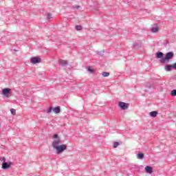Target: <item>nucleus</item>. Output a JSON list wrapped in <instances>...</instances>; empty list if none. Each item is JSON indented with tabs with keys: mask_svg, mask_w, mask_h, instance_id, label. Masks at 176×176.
Instances as JSON below:
<instances>
[{
	"mask_svg": "<svg viewBox=\"0 0 176 176\" xmlns=\"http://www.w3.org/2000/svg\"><path fill=\"white\" fill-rule=\"evenodd\" d=\"M53 138H54V140L52 142V148L55 149V148H57V146H59L60 144H62V142L61 138L58 136V134L54 135Z\"/></svg>",
	"mask_w": 176,
	"mask_h": 176,
	"instance_id": "nucleus-1",
	"label": "nucleus"
},
{
	"mask_svg": "<svg viewBox=\"0 0 176 176\" xmlns=\"http://www.w3.org/2000/svg\"><path fill=\"white\" fill-rule=\"evenodd\" d=\"M174 58V53L173 52H169L166 54L165 57L161 59V63H168L170 60Z\"/></svg>",
	"mask_w": 176,
	"mask_h": 176,
	"instance_id": "nucleus-2",
	"label": "nucleus"
},
{
	"mask_svg": "<svg viewBox=\"0 0 176 176\" xmlns=\"http://www.w3.org/2000/svg\"><path fill=\"white\" fill-rule=\"evenodd\" d=\"M55 149L57 155H60V153H63L67 149V146L65 144H60L55 148Z\"/></svg>",
	"mask_w": 176,
	"mask_h": 176,
	"instance_id": "nucleus-3",
	"label": "nucleus"
},
{
	"mask_svg": "<svg viewBox=\"0 0 176 176\" xmlns=\"http://www.w3.org/2000/svg\"><path fill=\"white\" fill-rule=\"evenodd\" d=\"M118 107L122 111H126V109H129V104H127L124 102H120L119 104H118Z\"/></svg>",
	"mask_w": 176,
	"mask_h": 176,
	"instance_id": "nucleus-4",
	"label": "nucleus"
},
{
	"mask_svg": "<svg viewBox=\"0 0 176 176\" xmlns=\"http://www.w3.org/2000/svg\"><path fill=\"white\" fill-rule=\"evenodd\" d=\"M42 61V59L41 58H36V57H33L30 59V62L32 64H39Z\"/></svg>",
	"mask_w": 176,
	"mask_h": 176,
	"instance_id": "nucleus-5",
	"label": "nucleus"
},
{
	"mask_svg": "<svg viewBox=\"0 0 176 176\" xmlns=\"http://www.w3.org/2000/svg\"><path fill=\"white\" fill-rule=\"evenodd\" d=\"M3 94L5 96V97H9V94L10 93V89L9 88H5L2 90Z\"/></svg>",
	"mask_w": 176,
	"mask_h": 176,
	"instance_id": "nucleus-6",
	"label": "nucleus"
},
{
	"mask_svg": "<svg viewBox=\"0 0 176 176\" xmlns=\"http://www.w3.org/2000/svg\"><path fill=\"white\" fill-rule=\"evenodd\" d=\"M173 69H174L173 65H166L165 66V71H166V72H170V71Z\"/></svg>",
	"mask_w": 176,
	"mask_h": 176,
	"instance_id": "nucleus-7",
	"label": "nucleus"
},
{
	"mask_svg": "<svg viewBox=\"0 0 176 176\" xmlns=\"http://www.w3.org/2000/svg\"><path fill=\"white\" fill-rule=\"evenodd\" d=\"M145 170L149 174H152L153 173V168L151 166H147L145 167Z\"/></svg>",
	"mask_w": 176,
	"mask_h": 176,
	"instance_id": "nucleus-8",
	"label": "nucleus"
},
{
	"mask_svg": "<svg viewBox=\"0 0 176 176\" xmlns=\"http://www.w3.org/2000/svg\"><path fill=\"white\" fill-rule=\"evenodd\" d=\"M156 55H157V58H164V57H163V56H164L163 52H157Z\"/></svg>",
	"mask_w": 176,
	"mask_h": 176,
	"instance_id": "nucleus-9",
	"label": "nucleus"
},
{
	"mask_svg": "<svg viewBox=\"0 0 176 176\" xmlns=\"http://www.w3.org/2000/svg\"><path fill=\"white\" fill-rule=\"evenodd\" d=\"M9 167H10V164H8V162H4L3 164H2V168H4L5 170L6 168H9Z\"/></svg>",
	"mask_w": 176,
	"mask_h": 176,
	"instance_id": "nucleus-10",
	"label": "nucleus"
},
{
	"mask_svg": "<svg viewBox=\"0 0 176 176\" xmlns=\"http://www.w3.org/2000/svg\"><path fill=\"white\" fill-rule=\"evenodd\" d=\"M150 116H151V118H156L157 116V111H154L150 112Z\"/></svg>",
	"mask_w": 176,
	"mask_h": 176,
	"instance_id": "nucleus-11",
	"label": "nucleus"
},
{
	"mask_svg": "<svg viewBox=\"0 0 176 176\" xmlns=\"http://www.w3.org/2000/svg\"><path fill=\"white\" fill-rule=\"evenodd\" d=\"M53 112H54V113H60V107H54L53 109Z\"/></svg>",
	"mask_w": 176,
	"mask_h": 176,
	"instance_id": "nucleus-12",
	"label": "nucleus"
},
{
	"mask_svg": "<svg viewBox=\"0 0 176 176\" xmlns=\"http://www.w3.org/2000/svg\"><path fill=\"white\" fill-rule=\"evenodd\" d=\"M137 157H138V159H139L140 160H142V159H144V153H139L138 154Z\"/></svg>",
	"mask_w": 176,
	"mask_h": 176,
	"instance_id": "nucleus-13",
	"label": "nucleus"
},
{
	"mask_svg": "<svg viewBox=\"0 0 176 176\" xmlns=\"http://www.w3.org/2000/svg\"><path fill=\"white\" fill-rule=\"evenodd\" d=\"M59 64L63 67H65L66 65H68V63L66 60H60L59 61Z\"/></svg>",
	"mask_w": 176,
	"mask_h": 176,
	"instance_id": "nucleus-14",
	"label": "nucleus"
},
{
	"mask_svg": "<svg viewBox=\"0 0 176 176\" xmlns=\"http://www.w3.org/2000/svg\"><path fill=\"white\" fill-rule=\"evenodd\" d=\"M44 112L45 113H52L53 112V107H50L47 109L45 110Z\"/></svg>",
	"mask_w": 176,
	"mask_h": 176,
	"instance_id": "nucleus-15",
	"label": "nucleus"
},
{
	"mask_svg": "<svg viewBox=\"0 0 176 176\" xmlns=\"http://www.w3.org/2000/svg\"><path fill=\"white\" fill-rule=\"evenodd\" d=\"M119 145H120V143L119 142H114L113 143V148L115 149Z\"/></svg>",
	"mask_w": 176,
	"mask_h": 176,
	"instance_id": "nucleus-16",
	"label": "nucleus"
},
{
	"mask_svg": "<svg viewBox=\"0 0 176 176\" xmlns=\"http://www.w3.org/2000/svg\"><path fill=\"white\" fill-rule=\"evenodd\" d=\"M109 75H110L109 72H103L102 73V76H104V78H107V77L109 76Z\"/></svg>",
	"mask_w": 176,
	"mask_h": 176,
	"instance_id": "nucleus-17",
	"label": "nucleus"
},
{
	"mask_svg": "<svg viewBox=\"0 0 176 176\" xmlns=\"http://www.w3.org/2000/svg\"><path fill=\"white\" fill-rule=\"evenodd\" d=\"M151 32H157V31H159V28L157 27H155L151 28Z\"/></svg>",
	"mask_w": 176,
	"mask_h": 176,
	"instance_id": "nucleus-18",
	"label": "nucleus"
},
{
	"mask_svg": "<svg viewBox=\"0 0 176 176\" xmlns=\"http://www.w3.org/2000/svg\"><path fill=\"white\" fill-rule=\"evenodd\" d=\"M170 96H172V97H175L176 96V89H173V90L171 91Z\"/></svg>",
	"mask_w": 176,
	"mask_h": 176,
	"instance_id": "nucleus-19",
	"label": "nucleus"
},
{
	"mask_svg": "<svg viewBox=\"0 0 176 176\" xmlns=\"http://www.w3.org/2000/svg\"><path fill=\"white\" fill-rule=\"evenodd\" d=\"M87 71L89 72H90V74H94V70L93 69H91V67H87Z\"/></svg>",
	"mask_w": 176,
	"mask_h": 176,
	"instance_id": "nucleus-20",
	"label": "nucleus"
},
{
	"mask_svg": "<svg viewBox=\"0 0 176 176\" xmlns=\"http://www.w3.org/2000/svg\"><path fill=\"white\" fill-rule=\"evenodd\" d=\"M75 28L77 31H80L82 30V27L80 25H76Z\"/></svg>",
	"mask_w": 176,
	"mask_h": 176,
	"instance_id": "nucleus-21",
	"label": "nucleus"
},
{
	"mask_svg": "<svg viewBox=\"0 0 176 176\" xmlns=\"http://www.w3.org/2000/svg\"><path fill=\"white\" fill-rule=\"evenodd\" d=\"M52 18V14L48 13V14H47V20H50Z\"/></svg>",
	"mask_w": 176,
	"mask_h": 176,
	"instance_id": "nucleus-22",
	"label": "nucleus"
},
{
	"mask_svg": "<svg viewBox=\"0 0 176 176\" xmlns=\"http://www.w3.org/2000/svg\"><path fill=\"white\" fill-rule=\"evenodd\" d=\"M10 112L12 115H16V109H11Z\"/></svg>",
	"mask_w": 176,
	"mask_h": 176,
	"instance_id": "nucleus-23",
	"label": "nucleus"
},
{
	"mask_svg": "<svg viewBox=\"0 0 176 176\" xmlns=\"http://www.w3.org/2000/svg\"><path fill=\"white\" fill-rule=\"evenodd\" d=\"M73 8H74L76 10H78L80 9V6H74Z\"/></svg>",
	"mask_w": 176,
	"mask_h": 176,
	"instance_id": "nucleus-24",
	"label": "nucleus"
},
{
	"mask_svg": "<svg viewBox=\"0 0 176 176\" xmlns=\"http://www.w3.org/2000/svg\"><path fill=\"white\" fill-rule=\"evenodd\" d=\"M173 69H176V63H173Z\"/></svg>",
	"mask_w": 176,
	"mask_h": 176,
	"instance_id": "nucleus-25",
	"label": "nucleus"
},
{
	"mask_svg": "<svg viewBox=\"0 0 176 176\" xmlns=\"http://www.w3.org/2000/svg\"><path fill=\"white\" fill-rule=\"evenodd\" d=\"M133 46H134V47H138V44H137L136 43H134Z\"/></svg>",
	"mask_w": 176,
	"mask_h": 176,
	"instance_id": "nucleus-26",
	"label": "nucleus"
},
{
	"mask_svg": "<svg viewBox=\"0 0 176 176\" xmlns=\"http://www.w3.org/2000/svg\"><path fill=\"white\" fill-rule=\"evenodd\" d=\"M97 54H98L99 56H101L102 54V52H98Z\"/></svg>",
	"mask_w": 176,
	"mask_h": 176,
	"instance_id": "nucleus-27",
	"label": "nucleus"
},
{
	"mask_svg": "<svg viewBox=\"0 0 176 176\" xmlns=\"http://www.w3.org/2000/svg\"><path fill=\"white\" fill-rule=\"evenodd\" d=\"M2 160H3V162H4V163H5L6 160V159L5 158V157H3L2 158Z\"/></svg>",
	"mask_w": 176,
	"mask_h": 176,
	"instance_id": "nucleus-28",
	"label": "nucleus"
}]
</instances>
